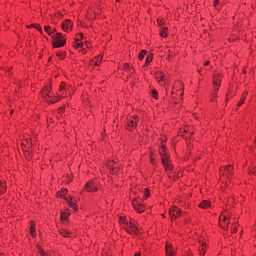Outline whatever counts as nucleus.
I'll return each instance as SVG.
<instances>
[{
  "mask_svg": "<svg viewBox=\"0 0 256 256\" xmlns=\"http://www.w3.org/2000/svg\"><path fill=\"white\" fill-rule=\"evenodd\" d=\"M160 156L165 171H172L173 167L171 166V162H169V156H167V148L165 146L161 147Z\"/></svg>",
  "mask_w": 256,
  "mask_h": 256,
  "instance_id": "obj_1",
  "label": "nucleus"
},
{
  "mask_svg": "<svg viewBox=\"0 0 256 256\" xmlns=\"http://www.w3.org/2000/svg\"><path fill=\"white\" fill-rule=\"evenodd\" d=\"M67 39L61 33H55L52 35V44L54 48L63 47Z\"/></svg>",
  "mask_w": 256,
  "mask_h": 256,
  "instance_id": "obj_2",
  "label": "nucleus"
},
{
  "mask_svg": "<svg viewBox=\"0 0 256 256\" xmlns=\"http://www.w3.org/2000/svg\"><path fill=\"white\" fill-rule=\"evenodd\" d=\"M97 187H99V182L97 180H90L86 185H85V190L88 193H93V191H97Z\"/></svg>",
  "mask_w": 256,
  "mask_h": 256,
  "instance_id": "obj_3",
  "label": "nucleus"
},
{
  "mask_svg": "<svg viewBox=\"0 0 256 256\" xmlns=\"http://www.w3.org/2000/svg\"><path fill=\"white\" fill-rule=\"evenodd\" d=\"M169 215L171 220L174 221V219L181 216V210L177 207H172L169 211Z\"/></svg>",
  "mask_w": 256,
  "mask_h": 256,
  "instance_id": "obj_4",
  "label": "nucleus"
},
{
  "mask_svg": "<svg viewBox=\"0 0 256 256\" xmlns=\"http://www.w3.org/2000/svg\"><path fill=\"white\" fill-rule=\"evenodd\" d=\"M213 85H214L215 91H219V85H221V74L220 73L214 74Z\"/></svg>",
  "mask_w": 256,
  "mask_h": 256,
  "instance_id": "obj_5",
  "label": "nucleus"
},
{
  "mask_svg": "<svg viewBox=\"0 0 256 256\" xmlns=\"http://www.w3.org/2000/svg\"><path fill=\"white\" fill-rule=\"evenodd\" d=\"M63 31L69 33L73 29V22L71 20H66L61 25Z\"/></svg>",
  "mask_w": 256,
  "mask_h": 256,
  "instance_id": "obj_6",
  "label": "nucleus"
},
{
  "mask_svg": "<svg viewBox=\"0 0 256 256\" xmlns=\"http://www.w3.org/2000/svg\"><path fill=\"white\" fill-rule=\"evenodd\" d=\"M132 205L137 213H143L145 211V207H143L141 202H139L138 200H133Z\"/></svg>",
  "mask_w": 256,
  "mask_h": 256,
  "instance_id": "obj_7",
  "label": "nucleus"
},
{
  "mask_svg": "<svg viewBox=\"0 0 256 256\" xmlns=\"http://www.w3.org/2000/svg\"><path fill=\"white\" fill-rule=\"evenodd\" d=\"M126 231L128 233H130V235H132V233L137 234V233H139V228H137V226H135V224L130 222L129 224H127Z\"/></svg>",
  "mask_w": 256,
  "mask_h": 256,
  "instance_id": "obj_8",
  "label": "nucleus"
},
{
  "mask_svg": "<svg viewBox=\"0 0 256 256\" xmlns=\"http://www.w3.org/2000/svg\"><path fill=\"white\" fill-rule=\"evenodd\" d=\"M107 167L110 170V173L112 175H115V173H117V163L115 162V160H111L107 163Z\"/></svg>",
  "mask_w": 256,
  "mask_h": 256,
  "instance_id": "obj_9",
  "label": "nucleus"
},
{
  "mask_svg": "<svg viewBox=\"0 0 256 256\" xmlns=\"http://www.w3.org/2000/svg\"><path fill=\"white\" fill-rule=\"evenodd\" d=\"M137 123H139V118L137 116H134L133 119L128 121L127 129L137 127Z\"/></svg>",
  "mask_w": 256,
  "mask_h": 256,
  "instance_id": "obj_10",
  "label": "nucleus"
},
{
  "mask_svg": "<svg viewBox=\"0 0 256 256\" xmlns=\"http://www.w3.org/2000/svg\"><path fill=\"white\" fill-rule=\"evenodd\" d=\"M222 219V222H220V225L222 229H229V221L227 220V216L221 215L220 220Z\"/></svg>",
  "mask_w": 256,
  "mask_h": 256,
  "instance_id": "obj_11",
  "label": "nucleus"
},
{
  "mask_svg": "<svg viewBox=\"0 0 256 256\" xmlns=\"http://www.w3.org/2000/svg\"><path fill=\"white\" fill-rule=\"evenodd\" d=\"M65 201H67V203H68V205L70 206V207H72V209H74V211H77V209H79L78 207H77V200H75V202L73 201V198L72 197H70V199L69 198H65Z\"/></svg>",
  "mask_w": 256,
  "mask_h": 256,
  "instance_id": "obj_12",
  "label": "nucleus"
},
{
  "mask_svg": "<svg viewBox=\"0 0 256 256\" xmlns=\"http://www.w3.org/2000/svg\"><path fill=\"white\" fill-rule=\"evenodd\" d=\"M49 93H51V86H46L43 88L41 95H42V97H44V99H47V97H51V95H49Z\"/></svg>",
  "mask_w": 256,
  "mask_h": 256,
  "instance_id": "obj_13",
  "label": "nucleus"
},
{
  "mask_svg": "<svg viewBox=\"0 0 256 256\" xmlns=\"http://www.w3.org/2000/svg\"><path fill=\"white\" fill-rule=\"evenodd\" d=\"M223 175H227V177L232 176L233 175V166L228 165L224 168V173Z\"/></svg>",
  "mask_w": 256,
  "mask_h": 256,
  "instance_id": "obj_14",
  "label": "nucleus"
},
{
  "mask_svg": "<svg viewBox=\"0 0 256 256\" xmlns=\"http://www.w3.org/2000/svg\"><path fill=\"white\" fill-rule=\"evenodd\" d=\"M200 209H209L211 207V202L204 200L199 204Z\"/></svg>",
  "mask_w": 256,
  "mask_h": 256,
  "instance_id": "obj_15",
  "label": "nucleus"
},
{
  "mask_svg": "<svg viewBox=\"0 0 256 256\" xmlns=\"http://www.w3.org/2000/svg\"><path fill=\"white\" fill-rule=\"evenodd\" d=\"M166 255L173 256V247L169 243L166 244Z\"/></svg>",
  "mask_w": 256,
  "mask_h": 256,
  "instance_id": "obj_16",
  "label": "nucleus"
},
{
  "mask_svg": "<svg viewBox=\"0 0 256 256\" xmlns=\"http://www.w3.org/2000/svg\"><path fill=\"white\" fill-rule=\"evenodd\" d=\"M102 59H103V57H101V56H98V57L92 59L91 60V65H96V66L99 65V63H101Z\"/></svg>",
  "mask_w": 256,
  "mask_h": 256,
  "instance_id": "obj_17",
  "label": "nucleus"
},
{
  "mask_svg": "<svg viewBox=\"0 0 256 256\" xmlns=\"http://www.w3.org/2000/svg\"><path fill=\"white\" fill-rule=\"evenodd\" d=\"M163 78H164L163 73H161V72L156 73L155 79L157 81H159V83H161V81H163Z\"/></svg>",
  "mask_w": 256,
  "mask_h": 256,
  "instance_id": "obj_18",
  "label": "nucleus"
},
{
  "mask_svg": "<svg viewBox=\"0 0 256 256\" xmlns=\"http://www.w3.org/2000/svg\"><path fill=\"white\" fill-rule=\"evenodd\" d=\"M30 234L32 237H36L37 236V233L35 231V224H31L30 226Z\"/></svg>",
  "mask_w": 256,
  "mask_h": 256,
  "instance_id": "obj_19",
  "label": "nucleus"
},
{
  "mask_svg": "<svg viewBox=\"0 0 256 256\" xmlns=\"http://www.w3.org/2000/svg\"><path fill=\"white\" fill-rule=\"evenodd\" d=\"M60 234L62 235V237H69L71 235V232H69L68 230L62 229L60 230Z\"/></svg>",
  "mask_w": 256,
  "mask_h": 256,
  "instance_id": "obj_20",
  "label": "nucleus"
},
{
  "mask_svg": "<svg viewBox=\"0 0 256 256\" xmlns=\"http://www.w3.org/2000/svg\"><path fill=\"white\" fill-rule=\"evenodd\" d=\"M161 37H167V27H162L160 30Z\"/></svg>",
  "mask_w": 256,
  "mask_h": 256,
  "instance_id": "obj_21",
  "label": "nucleus"
},
{
  "mask_svg": "<svg viewBox=\"0 0 256 256\" xmlns=\"http://www.w3.org/2000/svg\"><path fill=\"white\" fill-rule=\"evenodd\" d=\"M145 55H147V51L145 50H142L140 53H139V59L140 61H143V59H145Z\"/></svg>",
  "mask_w": 256,
  "mask_h": 256,
  "instance_id": "obj_22",
  "label": "nucleus"
},
{
  "mask_svg": "<svg viewBox=\"0 0 256 256\" xmlns=\"http://www.w3.org/2000/svg\"><path fill=\"white\" fill-rule=\"evenodd\" d=\"M79 41H81V39L76 38V45L74 46L76 49H79V47H83V43Z\"/></svg>",
  "mask_w": 256,
  "mask_h": 256,
  "instance_id": "obj_23",
  "label": "nucleus"
},
{
  "mask_svg": "<svg viewBox=\"0 0 256 256\" xmlns=\"http://www.w3.org/2000/svg\"><path fill=\"white\" fill-rule=\"evenodd\" d=\"M69 217V214L63 212L60 216L61 221H67V218Z\"/></svg>",
  "mask_w": 256,
  "mask_h": 256,
  "instance_id": "obj_24",
  "label": "nucleus"
},
{
  "mask_svg": "<svg viewBox=\"0 0 256 256\" xmlns=\"http://www.w3.org/2000/svg\"><path fill=\"white\" fill-rule=\"evenodd\" d=\"M44 31H46V33H48V35H52L53 31H51V27L50 26H45L44 27Z\"/></svg>",
  "mask_w": 256,
  "mask_h": 256,
  "instance_id": "obj_25",
  "label": "nucleus"
},
{
  "mask_svg": "<svg viewBox=\"0 0 256 256\" xmlns=\"http://www.w3.org/2000/svg\"><path fill=\"white\" fill-rule=\"evenodd\" d=\"M2 193H5V184L3 182H0V195Z\"/></svg>",
  "mask_w": 256,
  "mask_h": 256,
  "instance_id": "obj_26",
  "label": "nucleus"
},
{
  "mask_svg": "<svg viewBox=\"0 0 256 256\" xmlns=\"http://www.w3.org/2000/svg\"><path fill=\"white\" fill-rule=\"evenodd\" d=\"M207 244L205 243H202V248L200 250V255H205V247H206Z\"/></svg>",
  "mask_w": 256,
  "mask_h": 256,
  "instance_id": "obj_27",
  "label": "nucleus"
},
{
  "mask_svg": "<svg viewBox=\"0 0 256 256\" xmlns=\"http://www.w3.org/2000/svg\"><path fill=\"white\" fill-rule=\"evenodd\" d=\"M243 103H245V96H243L241 98V100L239 101V103L237 104V107H241V105H243Z\"/></svg>",
  "mask_w": 256,
  "mask_h": 256,
  "instance_id": "obj_28",
  "label": "nucleus"
},
{
  "mask_svg": "<svg viewBox=\"0 0 256 256\" xmlns=\"http://www.w3.org/2000/svg\"><path fill=\"white\" fill-rule=\"evenodd\" d=\"M149 195V189L146 188L144 192V199H148Z\"/></svg>",
  "mask_w": 256,
  "mask_h": 256,
  "instance_id": "obj_29",
  "label": "nucleus"
},
{
  "mask_svg": "<svg viewBox=\"0 0 256 256\" xmlns=\"http://www.w3.org/2000/svg\"><path fill=\"white\" fill-rule=\"evenodd\" d=\"M151 61H153V59L150 58V57H147V58H146V64H145V65L148 66Z\"/></svg>",
  "mask_w": 256,
  "mask_h": 256,
  "instance_id": "obj_30",
  "label": "nucleus"
},
{
  "mask_svg": "<svg viewBox=\"0 0 256 256\" xmlns=\"http://www.w3.org/2000/svg\"><path fill=\"white\" fill-rule=\"evenodd\" d=\"M152 95L154 99H157V95H158L157 90H152Z\"/></svg>",
  "mask_w": 256,
  "mask_h": 256,
  "instance_id": "obj_31",
  "label": "nucleus"
},
{
  "mask_svg": "<svg viewBox=\"0 0 256 256\" xmlns=\"http://www.w3.org/2000/svg\"><path fill=\"white\" fill-rule=\"evenodd\" d=\"M124 69H126V71H129V69H131V65L129 64H124Z\"/></svg>",
  "mask_w": 256,
  "mask_h": 256,
  "instance_id": "obj_32",
  "label": "nucleus"
},
{
  "mask_svg": "<svg viewBox=\"0 0 256 256\" xmlns=\"http://www.w3.org/2000/svg\"><path fill=\"white\" fill-rule=\"evenodd\" d=\"M60 193H62V196L67 195V189L63 188Z\"/></svg>",
  "mask_w": 256,
  "mask_h": 256,
  "instance_id": "obj_33",
  "label": "nucleus"
},
{
  "mask_svg": "<svg viewBox=\"0 0 256 256\" xmlns=\"http://www.w3.org/2000/svg\"><path fill=\"white\" fill-rule=\"evenodd\" d=\"M48 103H57V101H59V99L55 98L54 100H46Z\"/></svg>",
  "mask_w": 256,
  "mask_h": 256,
  "instance_id": "obj_34",
  "label": "nucleus"
},
{
  "mask_svg": "<svg viewBox=\"0 0 256 256\" xmlns=\"http://www.w3.org/2000/svg\"><path fill=\"white\" fill-rule=\"evenodd\" d=\"M35 27H36V29H37L38 31H40V33H43V29H41V26L36 25Z\"/></svg>",
  "mask_w": 256,
  "mask_h": 256,
  "instance_id": "obj_35",
  "label": "nucleus"
},
{
  "mask_svg": "<svg viewBox=\"0 0 256 256\" xmlns=\"http://www.w3.org/2000/svg\"><path fill=\"white\" fill-rule=\"evenodd\" d=\"M38 253H40V255H45V252L41 248H38Z\"/></svg>",
  "mask_w": 256,
  "mask_h": 256,
  "instance_id": "obj_36",
  "label": "nucleus"
},
{
  "mask_svg": "<svg viewBox=\"0 0 256 256\" xmlns=\"http://www.w3.org/2000/svg\"><path fill=\"white\" fill-rule=\"evenodd\" d=\"M63 89H65V84L62 83V84L60 85V93L63 91Z\"/></svg>",
  "mask_w": 256,
  "mask_h": 256,
  "instance_id": "obj_37",
  "label": "nucleus"
},
{
  "mask_svg": "<svg viewBox=\"0 0 256 256\" xmlns=\"http://www.w3.org/2000/svg\"><path fill=\"white\" fill-rule=\"evenodd\" d=\"M63 111H65V108H63V107H60L59 109H58V113H63Z\"/></svg>",
  "mask_w": 256,
  "mask_h": 256,
  "instance_id": "obj_38",
  "label": "nucleus"
},
{
  "mask_svg": "<svg viewBox=\"0 0 256 256\" xmlns=\"http://www.w3.org/2000/svg\"><path fill=\"white\" fill-rule=\"evenodd\" d=\"M217 5H219V0L214 1V7H217Z\"/></svg>",
  "mask_w": 256,
  "mask_h": 256,
  "instance_id": "obj_39",
  "label": "nucleus"
},
{
  "mask_svg": "<svg viewBox=\"0 0 256 256\" xmlns=\"http://www.w3.org/2000/svg\"><path fill=\"white\" fill-rule=\"evenodd\" d=\"M237 231V227H234L232 230H231V233H235Z\"/></svg>",
  "mask_w": 256,
  "mask_h": 256,
  "instance_id": "obj_40",
  "label": "nucleus"
},
{
  "mask_svg": "<svg viewBox=\"0 0 256 256\" xmlns=\"http://www.w3.org/2000/svg\"><path fill=\"white\" fill-rule=\"evenodd\" d=\"M158 25H161L163 23V20H157Z\"/></svg>",
  "mask_w": 256,
  "mask_h": 256,
  "instance_id": "obj_41",
  "label": "nucleus"
},
{
  "mask_svg": "<svg viewBox=\"0 0 256 256\" xmlns=\"http://www.w3.org/2000/svg\"><path fill=\"white\" fill-rule=\"evenodd\" d=\"M57 197H63V194L61 192H58Z\"/></svg>",
  "mask_w": 256,
  "mask_h": 256,
  "instance_id": "obj_42",
  "label": "nucleus"
},
{
  "mask_svg": "<svg viewBox=\"0 0 256 256\" xmlns=\"http://www.w3.org/2000/svg\"><path fill=\"white\" fill-rule=\"evenodd\" d=\"M82 51V53L85 55V53H87V50L86 49H82L81 50Z\"/></svg>",
  "mask_w": 256,
  "mask_h": 256,
  "instance_id": "obj_43",
  "label": "nucleus"
},
{
  "mask_svg": "<svg viewBox=\"0 0 256 256\" xmlns=\"http://www.w3.org/2000/svg\"><path fill=\"white\" fill-rule=\"evenodd\" d=\"M122 223L125 225V218H120Z\"/></svg>",
  "mask_w": 256,
  "mask_h": 256,
  "instance_id": "obj_44",
  "label": "nucleus"
},
{
  "mask_svg": "<svg viewBox=\"0 0 256 256\" xmlns=\"http://www.w3.org/2000/svg\"><path fill=\"white\" fill-rule=\"evenodd\" d=\"M58 57H63V54L57 53Z\"/></svg>",
  "mask_w": 256,
  "mask_h": 256,
  "instance_id": "obj_45",
  "label": "nucleus"
},
{
  "mask_svg": "<svg viewBox=\"0 0 256 256\" xmlns=\"http://www.w3.org/2000/svg\"><path fill=\"white\" fill-rule=\"evenodd\" d=\"M209 63H210L209 61H206V62L204 63V65L207 66V65H209Z\"/></svg>",
  "mask_w": 256,
  "mask_h": 256,
  "instance_id": "obj_46",
  "label": "nucleus"
},
{
  "mask_svg": "<svg viewBox=\"0 0 256 256\" xmlns=\"http://www.w3.org/2000/svg\"><path fill=\"white\" fill-rule=\"evenodd\" d=\"M152 165H155V160L151 159Z\"/></svg>",
  "mask_w": 256,
  "mask_h": 256,
  "instance_id": "obj_47",
  "label": "nucleus"
},
{
  "mask_svg": "<svg viewBox=\"0 0 256 256\" xmlns=\"http://www.w3.org/2000/svg\"><path fill=\"white\" fill-rule=\"evenodd\" d=\"M134 256H141V253L138 252Z\"/></svg>",
  "mask_w": 256,
  "mask_h": 256,
  "instance_id": "obj_48",
  "label": "nucleus"
},
{
  "mask_svg": "<svg viewBox=\"0 0 256 256\" xmlns=\"http://www.w3.org/2000/svg\"><path fill=\"white\" fill-rule=\"evenodd\" d=\"M86 47L89 49V43H86Z\"/></svg>",
  "mask_w": 256,
  "mask_h": 256,
  "instance_id": "obj_49",
  "label": "nucleus"
},
{
  "mask_svg": "<svg viewBox=\"0 0 256 256\" xmlns=\"http://www.w3.org/2000/svg\"><path fill=\"white\" fill-rule=\"evenodd\" d=\"M121 0H116V3H119Z\"/></svg>",
  "mask_w": 256,
  "mask_h": 256,
  "instance_id": "obj_50",
  "label": "nucleus"
},
{
  "mask_svg": "<svg viewBox=\"0 0 256 256\" xmlns=\"http://www.w3.org/2000/svg\"><path fill=\"white\" fill-rule=\"evenodd\" d=\"M80 37H83V33L80 34Z\"/></svg>",
  "mask_w": 256,
  "mask_h": 256,
  "instance_id": "obj_51",
  "label": "nucleus"
},
{
  "mask_svg": "<svg viewBox=\"0 0 256 256\" xmlns=\"http://www.w3.org/2000/svg\"><path fill=\"white\" fill-rule=\"evenodd\" d=\"M0 256H5V254H0Z\"/></svg>",
  "mask_w": 256,
  "mask_h": 256,
  "instance_id": "obj_52",
  "label": "nucleus"
}]
</instances>
